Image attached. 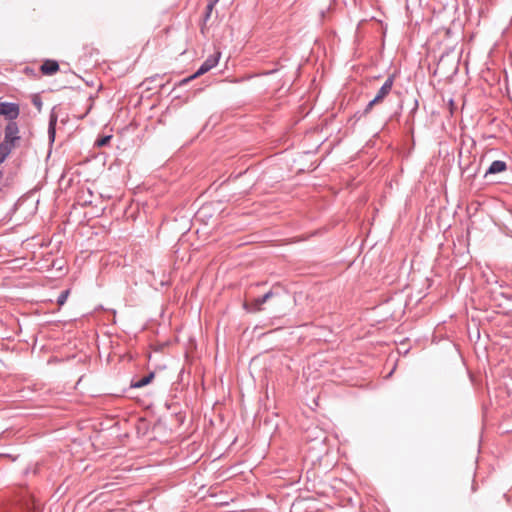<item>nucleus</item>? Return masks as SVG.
Returning a JSON list of instances; mask_svg holds the SVG:
<instances>
[{"mask_svg":"<svg viewBox=\"0 0 512 512\" xmlns=\"http://www.w3.org/2000/svg\"><path fill=\"white\" fill-rule=\"evenodd\" d=\"M392 86H393V78L389 77L385 81L383 86L379 89L376 96L368 103V105L366 106V108L364 110V113H366V114L369 113L375 105L382 103L384 98L391 92Z\"/></svg>","mask_w":512,"mask_h":512,"instance_id":"1","label":"nucleus"},{"mask_svg":"<svg viewBox=\"0 0 512 512\" xmlns=\"http://www.w3.org/2000/svg\"><path fill=\"white\" fill-rule=\"evenodd\" d=\"M220 58V52H216L214 55L209 56L205 62L200 66V68L193 74L190 78L185 81H189L190 79H195L208 71H210L213 67L218 64Z\"/></svg>","mask_w":512,"mask_h":512,"instance_id":"2","label":"nucleus"},{"mask_svg":"<svg viewBox=\"0 0 512 512\" xmlns=\"http://www.w3.org/2000/svg\"><path fill=\"white\" fill-rule=\"evenodd\" d=\"M20 141L19 128L15 122H9L5 128V136L2 142L18 146Z\"/></svg>","mask_w":512,"mask_h":512,"instance_id":"3","label":"nucleus"},{"mask_svg":"<svg viewBox=\"0 0 512 512\" xmlns=\"http://www.w3.org/2000/svg\"><path fill=\"white\" fill-rule=\"evenodd\" d=\"M0 115H4L8 119L13 120L19 115V107L14 103H0Z\"/></svg>","mask_w":512,"mask_h":512,"instance_id":"4","label":"nucleus"},{"mask_svg":"<svg viewBox=\"0 0 512 512\" xmlns=\"http://www.w3.org/2000/svg\"><path fill=\"white\" fill-rule=\"evenodd\" d=\"M44 75H53L59 71V64L55 60H46L40 67Z\"/></svg>","mask_w":512,"mask_h":512,"instance_id":"5","label":"nucleus"},{"mask_svg":"<svg viewBox=\"0 0 512 512\" xmlns=\"http://www.w3.org/2000/svg\"><path fill=\"white\" fill-rule=\"evenodd\" d=\"M14 148H16V146H13L12 144L4 142L0 143V164L6 160Z\"/></svg>","mask_w":512,"mask_h":512,"instance_id":"6","label":"nucleus"},{"mask_svg":"<svg viewBox=\"0 0 512 512\" xmlns=\"http://www.w3.org/2000/svg\"><path fill=\"white\" fill-rule=\"evenodd\" d=\"M271 296H272V292H268L261 298H257L255 300H253V302L251 303L252 308L250 309V311H252V312L260 311L262 304L265 303L269 298H271Z\"/></svg>","mask_w":512,"mask_h":512,"instance_id":"7","label":"nucleus"},{"mask_svg":"<svg viewBox=\"0 0 512 512\" xmlns=\"http://www.w3.org/2000/svg\"><path fill=\"white\" fill-rule=\"evenodd\" d=\"M505 170H506V163L503 161L497 160V161L492 162L489 169L487 170V173L496 174V173L503 172Z\"/></svg>","mask_w":512,"mask_h":512,"instance_id":"8","label":"nucleus"},{"mask_svg":"<svg viewBox=\"0 0 512 512\" xmlns=\"http://www.w3.org/2000/svg\"><path fill=\"white\" fill-rule=\"evenodd\" d=\"M154 376H155L154 373H150L147 376H144L143 378H141L140 380L135 382L133 384V387L141 388V387L148 385L153 380Z\"/></svg>","mask_w":512,"mask_h":512,"instance_id":"9","label":"nucleus"},{"mask_svg":"<svg viewBox=\"0 0 512 512\" xmlns=\"http://www.w3.org/2000/svg\"><path fill=\"white\" fill-rule=\"evenodd\" d=\"M215 5L216 4H214L213 2H209L208 1L207 7H206V13H205L204 21H207L210 18L211 13H212Z\"/></svg>","mask_w":512,"mask_h":512,"instance_id":"10","label":"nucleus"},{"mask_svg":"<svg viewBox=\"0 0 512 512\" xmlns=\"http://www.w3.org/2000/svg\"><path fill=\"white\" fill-rule=\"evenodd\" d=\"M69 293H70V290H65L60 294V296L58 297V301H57L60 306H62L66 302V300L69 296Z\"/></svg>","mask_w":512,"mask_h":512,"instance_id":"11","label":"nucleus"},{"mask_svg":"<svg viewBox=\"0 0 512 512\" xmlns=\"http://www.w3.org/2000/svg\"><path fill=\"white\" fill-rule=\"evenodd\" d=\"M110 139H111L110 135L104 136L96 141V145L98 147H103L109 143Z\"/></svg>","mask_w":512,"mask_h":512,"instance_id":"12","label":"nucleus"},{"mask_svg":"<svg viewBox=\"0 0 512 512\" xmlns=\"http://www.w3.org/2000/svg\"><path fill=\"white\" fill-rule=\"evenodd\" d=\"M31 505L32 506L30 507V504L27 503V512H38L36 506L34 505V503H32Z\"/></svg>","mask_w":512,"mask_h":512,"instance_id":"13","label":"nucleus"},{"mask_svg":"<svg viewBox=\"0 0 512 512\" xmlns=\"http://www.w3.org/2000/svg\"><path fill=\"white\" fill-rule=\"evenodd\" d=\"M33 103H34L35 106H37V108L39 110L41 109V105L42 104H41V101L37 97L34 98Z\"/></svg>","mask_w":512,"mask_h":512,"instance_id":"14","label":"nucleus"},{"mask_svg":"<svg viewBox=\"0 0 512 512\" xmlns=\"http://www.w3.org/2000/svg\"><path fill=\"white\" fill-rule=\"evenodd\" d=\"M219 0H209V2H213L214 4H216Z\"/></svg>","mask_w":512,"mask_h":512,"instance_id":"15","label":"nucleus"}]
</instances>
